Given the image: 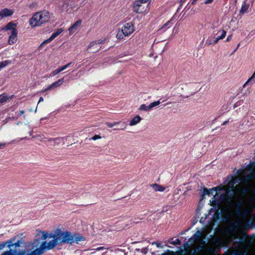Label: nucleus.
I'll return each mask as SVG.
<instances>
[{
	"label": "nucleus",
	"instance_id": "obj_1",
	"mask_svg": "<svg viewBox=\"0 0 255 255\" xmlns=\"http://www.w3.org/2000/svg\"><path fill=\"white\" fill-rule=\"evenodd\" d=\"M55 234V239L48 242H43L37 248L36 252H38V255H41L45 251L53 249L58 244H69L72 245L74 242L79 244V242L85 241V238L81 235L76 233L73 234L68 231H62L60 228L56 229Z\"/></svg>",
	"mask_w": 255,
	"mask_h": 255
},
{
	"label": "nucleus",
	"instance_id": "obj_2",
	"mask_svg": "<svg viewBox=\"0 0 255 255\" xmlns=\"http://www.w3.org/2000/svg\"><path fill=\"white\" fill-rule=\"evenodd\" d=\"M210 203L213 206H217L218 207L221 204H224L230 216L234 215L235 211L241 213V207L244 205L243 200L238 201L237 198L234 199L232 196L229 195L227 190L222 194L217 193L210 200Z\"/></svg>",
	"mask_w": 255,
	"mask_h": 255
},
{
	"label": "nucleus",
	"instance_id": "obj_3",
	"mask_svg": "<svg viewBox=\"0 0 255 255\" xmlns=\"http://www.w3.org/2000/svg\"><path fill=\"white\" fill-rule=\"evenodd\" d=\"M50 19V14L46 10L35 12L29 20V25L32 27L40 26Z\"/></svg>",
	"mask_w": 255,
	"mask_h": 255
},
{
	"label": "nucleus",
	"instance_id": "obj_4",
	"mask_svg": "<svg viewBox=\"0 0 255 255\" xmlns=\"http://www.w3.org/2000/svg\"><path fill=\"white\" fill-rule=\"evenodd\" d=\"M220 33H221L220 35L218 36L217 37H212V36L209 37L206 41V44L208 45L216 44L219 41V40L224 39L227 33L226 31L224 29H220L219 30H215L213 32V35L215 36Z\"/></svg>",
	"mask_w": 255,
	"mask_h": 255
},
{
	"label": "nucleus",
	"instance_id": "obj_5",
	"mask_svg": "<svg viewBox=\"0 0 255 255\" xmlns=\"http://www.w3.org/2000/svg\"><path fill=\"white\" fill-rule=\"evenodd\" d=\"M148 4L142 3L140 1H135L133 4V10L137 13H142L148 10Z\"/></svg>",
	"mask_w": 255,
	"mask_h": 255
},
{
	"label": "nucleus",
	"instance_id": "obj_6",
	"mask_svg": "<svg viewBox=\"0 0 255 255\" xmlns=\"http://www.w3.org/2000/svg\"><path fill=\"white\" fill-rule=\"evenodd\" d=\"M239 228V223H235L234 226L230 228L228 232L229 233V240L231 242H233L235 240L239 239V234L238 230Z\"/></svg>",
	"mask_w": 255,
	"mask_h": 255
},
{
	"label": "nucleus",
	"instance_id": "obj_7",
	"mask_svg": "<svg viewBox=\"0 0 255 255\" xmlns=\"http://www.w3.org/2000/svg\"><path fill=\"white\" fill-rule=\"evenodd\" d=\"M40 244V243L38 240H35L31 244V247L32 249H34V248L36 249L31 252L30 253L27 254L26 255H38V252L36 251H37V247ZM2 255H14V254L12 251L9 250L4 252Z\"/></svg>",
	"mask_w": 255,
	"mask_h": 255
},
{
	"label": "nucleus",
	"instance_id": "obj_8",
	"mask_svg": "<svg viewBox=\"0 0 255 255\" xmlns=\"http://www.w3.org/2000/svg\"><path fill=\"white\" fill-rule=\"evenodd\" d=\"M121 30L125 36H128L134 31V26L131 22L126 23L123 25Z\"/></svg>",
	"mask_w": 255,
	"mask_h": 255
},
{
	"label": "nucleus",
	"instance_id": "obj_9",
	"mask_svg": "<svg viewBox=\"0 0 255 255\" xmlns=\"http://www.w3.org/2000/svg\"><path fill=\"white\" fill-rule=\"evenodd\" d=\"M101 42L93 41L90 43L87 48V50L89 53H95L98 52L101 48Z\"/></svg>",
	"mask_w": 255,
	"mask_h": 255
},
{
	"label": "nucleus",
	"instance_id": "obj_10",
	"mask_svg": "<svg viewBox=\"0 0 255 255\" xmlns=\"http://www.w3.org/2000/svg\"><path fill=\"white\" fill-rule=\"evenodd\" d=\"M63 31V29L61 28L57 29L55 32H54L51 36L47 39L44 40L42 42V43L40 45V48H41L44 44L48 43L52 41L54 39H55L57 36H58L59 34H60Z\"/></svg>",
	"mask_w": 255,
	"mask_h": 255
},
{
	"label": "nucleus",
	"instance_id": "obj_11",
	"mask_svg": "<svg viewBox=\"0 0 255 255\" xmlns=\"http://www.w3.org/2000/svg\"><path fill=\"white\" fill-rule=\"evenodd\" d=\"M121 124V128H115L114 130H125L127 127V125L125 122L122 123L121 121H119L114 123L107 122L105 124L108 127L111 128Z\"/></svg>",
	"mask_w": 255,
	"mask_h": 255
},
{
	"label": "nucleus",
	"instance_id": "obj_12",
	"mask_svg": "<svg viewBox=\"0 0 255 255\" xmlns=\"http://www.w3.org/2000/svg\"><path fill=\"white\" fill-rule=\"evenodd\" d=\"M14 13V11L12 9L4 8L0 10V20L2 19L12 15Z\"/></svg>",
	"mask_w": 255,
	"mask_h": 255
},
{
	"label": "nucleus",
	"instance_id": "obj_13",
	"mask_svg": "<svg viewBox=\"0 0 255 255\" xmlns=\"http://www.w3.org/2000/svg\"><path fill=\"white\" fill-rule=\"evenodd\" d=\"M249 206L251 209L250 210H245L244 212V215H245V217L247 218V215L249 212H252V209L255 208V197H250L249 199Z\"/></svg>",
	"mask_w": 255,
	"mask_h": 255
},
{
	"label": "nucleus",
	"instance_id": "obj_14",
	"mask_svg": "<svg viewBox=\"0 0 255 255\" xmlns=\"http://www.w3.org/2000/svg\"><path fill=\"white\" fill-rule=\"evenodd\" d=\"M203 236V233L200 231H198L194 235L189 239V242H198L200 241L201 237Z\"/></svg>",
	"mask_w": 255,
	"mask_h": 255
},
{
	"label": "nucleus",
	"instance_id": "obj_15",
	"mask_svg": "<svg viewBox=\"0 0 255 255\" xmlns=\"http://www.w3.org/2000/svg\"><path fill=\"white\" fill-rule=\"evenodd\" d=\"M63 83V79H59L58 81L53 83L50 85L47 88L45 89L43 92H46L51 89H54Z\"/></svg>",
	"mask_w": 255,
	"mask_h": 255
},
{
	"label": "nucleus",
	"instance_id": "obj_16",
	"mask_svg": "<svg viewBox=\"0 0 255 255\" xmlns=\"http://www.w3.org/2000/svg\"><path fill=\"white\" fill-rule=\"evenodd\" d=\"M17 31L16 29L11 31V35L8 39V43L10 45L15 43L17 41Z\"/></svg>",
	"mask_w": 255,
	"mask_h": 255
},
{
	"label": "nucleus",
	"instance_id": "obj_17",
	"mask_svg": "<svg viewBox=\"0 0 255 255\" xmlns=\"http://www.w3.org/2000/svg\"><path fill=\"white\" fill-rule=\"evenodd\" d=\"M40 233L41 234V239L43 241L48 238H53L54 239L56 237V234H54L52 233H49L46 231H41Z\"/></svg>",
	"mask_w": 255,
	"mask_h": 255
},
{
	"label": "nucleus",
	"instance_id": "obj_18",
	"mask_svg": "<svg viewBox=\"0 0 255 255\" xmlns=\"http://www.w3.org/2000/svg\"><path fill=\"white\" fill-rule=\"evenodd\" d=\"M82 21L81 20H77L69 28V31L70 33L74 32L78 29L81 26Z\"/></svg>",
	"mask_w": 255,
	"mask_h": 255
},
{
	"label": "nucleus",
	"instance_id": "obj_19",
	"mask_svg": "<svg viewBox=\"0 0 255 255\" xmlns=\"http://www.w3.org/2000/svg\"><path fill=\"white\" fill-rule=\"evenodd\" d=\"M48 141L51 142L53 146L58 145L61 142H63V137H58L56 138H49Z\"/></svg>",
	"mask_w": 255,
	"mask_h": 255
},
{
	"label": "nucleus",
	"instance_id": "obj_20",
	"mask_svg": "<svg viewBox=\"0 0 255 255\" xmlns=\"http://www.w3.org/2000/svg\"><path fill=\"white\" fill-rule=\"evenodd\" d=\"M141 121V118L137 115L132 118L129 123L130 126H133L139 123Z\"/></svg>",
	"mask_w": 255,
	"mask_h": 255
},
{
	"label": "nucleus",
	"instance_id": "obj_21",
	"mask_svg": "<svg viewBox=\"0 0 255 255\" xmlns=\"http://www.w3.org/2000/svg\"><path fill=\"white\" fill-rule=\"evenodd\" d=\"M151 187L156 192H163L165 189V187L160 185L156 183H154L151 185Z\"/></svg>",
	"mask_w": 255,
	"mask_h": 255
},
{
	"label": "nucleus",
	"instance_id": "obj_22",
	"mask_svg": "<svg viewBox=\"0 0 255 255\" xmlns=\"http://www.w3.org/2000/svg\"><path fill=\"white\" fill-rule=\"evenodd\" d=\"M250 4L249 3H246V2H244L242 5V7L240 9V12L242 14H244L246 13L249 8Z\"/></svg>",
	"mask_w": 255,
	"mask_h": 255
},
{
	"label": "nucleus",
	"instance_id": "obj_23",
	"mask_svg": "<svg viewBox=\"0 0 255 255\" xmlns=\"http://www.w3.org/2000/svg\"><path fill=\"white\" fill-rule=\"evenodd\" d=\"M255 71L252 75V76L247 80V81L244 84L243 87H245L247 85L250 84L253 85L255 83Z\"/></svg>",
	"mask_w": 255,
	"mask_h": 255
},
{
	"label": "nucleus",
	"instance_id": "obj_24",
	"mask_svg": "<svg viewBox=\"0 0 255 255\" xmlns=\"http://www.w3.org/2000/svg\"><path fill=\"white\" fill-rule=\"evenodd\" d=\"M16 26V25L14 23H13L12 22H9L5 27V29L6 30H12V31L13 30V29H16L15 28Z\"/></svg>",
	"mask_w": 255,
	"mask_h": 255
},
{
	"label": "nucleus",
	"instance_id": "obj_25",
	"mask_svg": "<svg viewBox=\"0 0 255 255\" xmlns=\"http://www.w3.org/2000/svg\"><path fill=\"white\" fill-rule=\"evenodd\" d=\"M237 188H238V189H240L241 188L242 189V191L241 193H240V194H241V195H242L244 197L248 192V189L246 188H242L241 185H239V186H237Z\"/></svg>",
	"mask_w": 255,
	"mask_h": 255
},
{
	"label": "nucleus",
	"instance_id": "obj_26",
	"mask_svg": "<svg viewBox=\"0 0 255 255\" xmlns=\"http://www.w3.org/2000/svg\"><path fill=\"white\" fill-rule=\"evenodd\" d=\"M11 63V61L9 60H5L1 62H0V70L5 67H6L8 64Z\"/></svg>",
	"mask_w": 255,
	"mask_h": 255
},
{
	"label": "nucleus",
	"instance_id": "obj_27",
	"mask_svg": "<svg viewBox=\"0 0 255 255\" xmlns=\"http://www.w3.org/2000/svg\"><path fill=\"white\" fill-rule=\"evenodd\" d=\"M160 103H161V102L160 101V100H158V101H157L155 102H153L150 103L148 105L149 110H150L151 109H153V108L158 106Z\"/></svg>",
	"mask_w": 255,
	"mask_h": 255
},
{
	"label": "nucleus",
	"instance_id": "obj_28",
	"mask_svg": "<svg viewBox=\"0 0 255 255\" xmlns=\"http://www.w3.org/2000/svg\"><path fill=\"white\" fill-rule=\"evenodd\" d=\"M15 114H16V119H18V118H19L20 116H22L23 120H25V118H26V116L24 114H25V112H24V110H21V111H19V112L16 113Z\"/></svg>",
	"mask_w": 255,
	"mask_h": 255
},
{
	"label": "nucleus",
	"instance_id": "obj_29",
	"mask_svg": "<svg viewBox=\"0 0 255 255\" xmlns=\"http://www.w3.org/2000/svg\"><path fill=\"white\" fill-rule=\"evenodd\" d=\"M140 111H149V108L148 106H146L145 104H142L140 106L139 109Z\"/></svg>",
	"mask_w": 255,
	"mask_h": 255
},
{
	"label": "nucleus",
	"instance_id": "obj_30",
	"mask_svg": "<svg viewBox=\"0 0 255 255\" xmlns=\"http://www.w3.org/2000/svg\"><path fill=\"white\" fill-rule=\"evenodd\" d=\"M124 33H123L122 32V30H119L117 34V35H116V37L118 39H122L124 38Z\"/></svg>",
	"mask_w": 255,
	"mask_h": 255
},
{
	"label": "nucleus",
	"instance_id": "obj_31",
	"mask_svg": "<svg viewBox=\"0 0 255 255\" xmlns=\"http://www.w3.org/2000/svg\"><path fill=\"white\" fill-rule=\"evenodd\" d=\"M102 137L100 135H94L93 136H92L90 139V140H96L97 139H101Z\"/></svg>",
	"mask_w": 255,
	"mask_h": 255
},
{
	"label": "nucleus",
	"instance_id": "obj_32",
	"mask_svg": "<svg viewBox=\"0 0 255 255\" xmlns=\"http://www.w3.org/2000/svg\"><path fill=\"white\" fill-rule=\"evenodd\" d=\"M171 26V23L170 21H167L166 23H165L162 27V28H164L166 27V26H168V27H169Z\"/></svg>",
	"mask_w": 255,
	"mask_h": 255
},
{
	"label": "nucleus",
	"instance_id": "obj_33",
	"mask_svg": "<svg viewBox=\"0 0 255 255\" xmlns=\"http://www.w3.org/2000/svg\"><path fill=\"white\" fill-rule=\"evenodd\" d=\"M104 249L105 248L104 247H98L96 249H92L91 250L94 251L93 253H95L96 251H101V250H104Z\"/></svg>",
	"mask_w": 255,
	"mask_h": 255
},
{
	"label": "nucleus",
	"instance_id": "obj_34",
	"mask_svg": "<svg viewBox=\"0 0 255 255\" xmlns=\"http://www.w3.org/2000/svg\"><path fill=\"white\" fill-rule=\"evenodd\" d=\"M22 242L20 240H18L17 241L16 243H15L14 244V245L15 246V247H20V245L22 244Z\"/></svg>",
	"mask_w": 255,
	"mask_h": 255
},
{
	"label": "nucleus",
	"instance_id": "obj_35",
	"mask_svg": "<svg viewBox=\"0 0 255 255\" xmlns=\"http://www.w3.org/2000/svg\"><path fill=\"white\" fill-rule=\"evenodd\" d=\"M59 73V72L58 69H55V70H54V71H52L51 74H52V76H55V75H57Z\"/></svg>",
	"mask_w": 255,
	"mask_h": 255
},
{
	"label": "nucleus",
	"instance_id": "obj_36",
	"mask_svg": "<svg viewBox=\"0 0 255 255\" xmlns=\"http://www.w3.org/2000/svg\"><path fill=\"white\" fill-rule=\"evenodd\" d=\"M6 244H7V243H6V242L0 243V250L3 249L5 247V246H6Z\"/></svg>",
	"mask_w": 255,
	"mask_h": 255
},
{
	"label": "nucleus",
	"instance_id": "obj_37",
	"mask_svg": "<svg viewBox=\"0 0 255 255\" xmlns=\"http://www.w3.org/2000/svg\"><path fill=\"white\" fill-rule=\"evenodd\" d=\"M6 243H8V247L9 248H11L14 245V244H12V240H9L8 242H7Z\"/></svg>",
	"mask_w": 255,
	"mask_h": 255
},
{
	"label": "nucleus",
	"instance_id": "obj_38",
	"mask_svg": "<svg viewBox=\"0 0 255 255\" xmlns=\"http://www.w3.org/2000/svg\"><path fill=\"white\" fill-rule=\"evenodd\" d=\"M173 245H180V241L179 239H176L175 241L171 243Z\"/></svg>",
	"mask_w": 255,
	"mask_h": 255
},
{
	"label": "nucleus",
	"instance_id": "obj_39",
	"mask_svg": "<svg viewBox=\"0 0 255 255\" xmlns=\"http://www.w3.org/2000/svg\"><path fill=\"white\" fill-rule=\"evenodd\" d=\"M151 0H137V1H140V2H142V3H148L149 4V2Z\"/></svg>",
	"mask_w": 255,
	"mask_h": 255
},
{
	"label": "nucleus",
	"instance_id": "obj_40",
	"mask_svg": "<svg viewBox=\"0 0 255 255\" xmlns=\"http://www.w3.org/2000/svg\"><path fill=\"white\" fill-rule=\"evenodd\" d=\"M222 188L220 186H217L216 187H214V188H212V190H215L217 191H220L221 190Z\"/></svg>",
	"mask_w": 255,
	"mask_h": 255
},
{
	"label": "nucleus",
	"instance_id": "obj_41",
	"mask_svg": "<svg viewBox=\"0 0 255 255\" xmlns=\"http://www.w3.org/2000/svg\"><path fill=\"white\" fill-rule=\"evenodd\" d=\"M71 64V62H70V63L67 64L66 65L62 66V68H63V70H64L66 69H67Z\"/></svg>",
	"mask_w": 255,
	"mask_h": 255
},
{
	"label": "nucleus",
	"instance_id": "obj_42",
	"mask_svg": "<svg viewBox=\"0 0 255 255\" xmlns=\"http://www.w3.org/2000/svg\"><path fill=\"white\" fill-rule=\"evenodd\" d=\"M204 194L209 195L210 194V191L207 188H204Z\"/></svg>",
	"mask_w": 255,
	"mask_h": 255
},
{
	"label": "nucleus",
	"instance_id": "obj_43",
	"mask_svg": "<svg viewBox=\"0 0 255 255\" xmlns=\"http://www.w3.org/2000/svg\"><path fill=\"white\" fill-rule=\"evenodd\" d=\"M148 250L147 248H143L141 250V252L144 254H146L147 253Z\"/></svg>",
	"mask_w": 255,
	"mask_h": 255
},
{
	"label": "nucleus",
	"instance_id": "obj_44",
	"mask_svg": "<svg viewBox=\"0 0 255 255\" xmlns=\"http://www.w3.org/2000/svg\"><path fill=\"white\" fill-rule=\"evenodd\" d=\"M213 1V0H205L204 3L205 4L211 3Z\"/></svg>",
	"mask_w": 255,
	"mask_h": 255
},
{
	"label": "nucleus",
	"instance_id": "obj_45",
	"mask_svg": "<svg viewBox=\"0 0 255 255\" xmlns=\"http://www.w3.org/2000/svg\"><path fill=\"white\" fill-rule=\"evenodd\" d=\"M232 35H230L228 36L227 39H226V41H229L231 40L232 39Z\"/></svg>",
	"mask_w": 255,
	"mask_h": 255
},
{
	"label": "nucleus",
	"instance_id": "obj_46",
	"mask_svg": "<svg viewBox=\"0 0 255 255\" xmlns=\"http://www.w3.org/2000/svg\"><path fill=\"white\" fill-rule=\"evenodd\" d=\"M5 146V143L0 142V149L3 148Z\"/></svg>",
	"mask_w": 255,
	"mask_h": 255
},
{
	"label": "nucleus",
	"instance_id": "obj_47",
	"mask_svg": "<svg viewBox=\"0 0 255 255\" xmlns=\"http://www.w3.org/2000/svg\"><path fill=\"white\" fill-rule=\"evenodd\" d=\"M154 244H156L157 247H158V248H162V247L161 246V244L160 243H154Z\"/></svg>",
	"mask_w": 255,
	"mask_h": 255
},
{
	"label": "nucleus",
	"instance_id": "obj_48",
	"mask_svg": "<svg viewBox=\"0 0 255 255\" xmlns=\"http://www.w3.org/2000/svg\"><path fill=\"white\" fill-rule=\"evenodd\" d=\"M43 97H41L40 98H39V101H38V104H39L40 102H43Z\"/></svg>",
	"mask_w": 255,
	"mask_h": 255
},
{
	"label": "nucleus",
	"instance_id": "obj_49",
	"mask_svg": "<svg viewBox=\"0 0 255 255\" xmlns=\"http://www.w3.org/2000/svg\"><path fill=\"white\" fill-rule=\"evenodd\" d=\"M229 121H225L223 124H222V125L223 126H225L226 125H227Z\"/></svg>",
	"mask_w": 255,
	"mask_h": 255
},
{
	"label": "nucleus",
	"instance_id": "obj_50",
	"mask_svg": "<svg viewBox=\"0 0 255 255\" xmlns=\"http://www.w3.org/2000/svg\"><path fill=\"white\" fill-rule=\"evenodd\" d=\"M57 69H58V71H59V73H60V72H62V71H63V68H62V67H60V68H57Z\"/></svg>",
	"mask_w": 255,
	"mask_h": 255
},
{
	"label": "nucleus",
	"instance_id": "obj_51",
	"mask_svg": "<svg viewBox=\"0 0 255 255\" xmlns=\"http://www.w3.org/2000/svg\"><path fill=\"white\" fill-rule=\"evenodd\" d=\"M253 223H255V214L253 215Z\"/></svg>",
	"mask_w": 255,
	"mask_h": 255
},
{
	"label": "nucleus",
	"instance_id": "obj_52",
	"mask_svg": "<svg viewBox=\"0 0 255 255\" xmlns=\"http://www.w3.org/2000/svg\"><path fill=\"white\" fill-rule=\"evenodd\" d=\"M213 241L215 242V243H217L218 242L217 239L215 238L213 239Z\"/></svg>",
	"mask_w": 255,
	"mask_h": 255
},
{
	"label": "nucleus",
	"instance_id": "obj_53",
	"mask_svg": "<svg viewBox=\"0 0 255 255\" xmlns=\"http://www.w3.org/2000/svg\"><path fill=\"white\" fill-rule=\"evenodd\" d=\"M196 0H193V1L192 2V4H194Z\"/></svg>",
	"mask_w": 255,
	"mask_h": 255
},
{
	"label": "nucleus",
	"instance_id": "obj_54",
	"mask_svg": "<svg viewBox=\"0 0 255 255\" xmlns=\"http://www.w3.org/2000/svg\"><path fill=\"white\" fill-rule=\"evenodd\" d=\"M237 48H236L235 50H234L233 53H234L237 50Z\"/></svg>",
	"mask_w": 255,
	"mask_h": 255
},
{
	"label": "nucleus",
	"instance_id": "obj_55",
	"mask_svg": "<svg viewBox=\"0 0 255 255\" xmlns=\"http://www.w3.org/2000/svg\"><path fill=\"white\" fill-rule=\"evenodd\" d=\"M239 46H240V43H239V44H238V45H237V49L238 48V47H239Z\"/></svg>",
	"mask_w": 255,
	"mask_h": 255
},
{
	"label": "nucleus",
	"instance_id": "obj_56",
	"mask_svg": "<svg viewBox=\"0 0 255 255\" xmlns=\"http://www.w3.org/2000/svg\"><path fill=\"white\" fill-rule=\"evenodd\" d=\"M169 104H171V103L170 102L167 103L166 105H168Z\"/></svg>",
	"mask_w": 255,
	"mask_h": 255
}]
</instances>
